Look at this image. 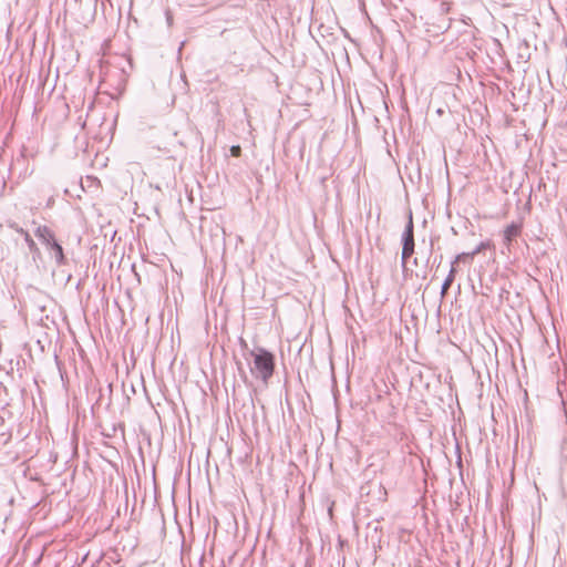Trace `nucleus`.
Listing matches in <instances>:
<instances>
[{"instance_id":"obj_6","label":"nucleus","mask_w":567,"mask_h":567,"mask_svg":"<svg viewBox=\"0 0 567 567\" xmlns=\"http://www.w3.org/2000/svg\"><path fill=\"white\" fill-rule=\"evenodd\" d=\"M10 227L13 228L17 233L23 235L24 241L27 243V245L31 251H38V247H37L35 243L33 241V239L31 238L29 233L24 231L22 228L18 227L16 224H11Z\"/></svg>"},{"instance_id":"obj_11","label":"nucleus","mask_w":567,"mask_h":567,"mask_svg":"<svg viewBox=\"0 0 567 567\" xmlns=\"http://www.w3.org/2000/svg\"><path fill=\"white\" fill-rule=\"evenodd\" d=\"M230 152H231L233 156H239L240 155V146H238V145L231 146Z\"/></svg>"},{"instance_id":"obj_7","label":"nucleus","mask_w":567,"mask_h":567,"mask_svg":"<svg viewBox=\"0 0 567 567\" xmlns=\"http://www.w3.org/2000/svg\"><path fill=\"white\" fill-rule=\"evenodd\" d=\"M454 280H452V278H445L443 285H442V288H441V296L442 297H445V295L447 293V290L450 289L451 285L453 284Z\"/></svg>"},{"instance_id":"obj_4","label":"nucleus","mask_w":567,"mask_h":567,"mask_svg":"<svg viewBox=\"0 0 567 567\" xmlns=\"http://www.w3.org/2000/svg\"><path fill=\"white\" fill-rule=\"evenodd\" d=\"M520 225L516 223H512L506 227L504 230V241L507 246L520 234Z\"/></svg>"},{"instance_id":"obj_10","label":"nucleus","mask_w":567,"mask_h":567,"mask_svg":"<svg viewBox=\"0 0 567 567\" xmlns=\"http://www.w3.org/2000/svg\"><path fill=\"white\" fill-rule=\"evenodd\" d=\"M455 265L456 264L452 261L451 269H450V272H449L446 278H452V280L455 279V275H456V267H455Z\"/></svg>"},{"instance_id":"obj_8","label":"nucleus","mask_w":567,"mask_h":567,"mask_svg":"<svg viewBox=\"0 0 567 567\" xmlns=\"http://www.w3.org/2000/svg\"><path fill=\"white\" fill-rule=\"evenodd\" d=\"M487 244L481 243L473 251L470 252L471 258H474L476 255H478L482 250L486 248Z\"/></svg>"},{"instance_id":"obj_3","label":"nucleus","mask_w":567,"mask_h":567,"mask_svg":"<svg viewBox=\"0 0 567 567\" xmlns=\"http://www.w3.org/2000/svg\"><path fill=\"white\" fill-rule=\"evenodd\" d=\"M35 236L47 246L49 247L51 244L55 241L54 234L47 226H39L35 230Z\"/></svg>"},{"instance_id":"obj_12","label":"nucleus","mask_w":567,"mask_h":567,"mask_svg":"<svg viewBox=\"0 0 567 567\" xmlns=\"http://www.w3.org/2000/svg\"><path fill=\"white\" fill-rule=\"evenodd\" d=\"M167 22H168V24L172 23V17L168 13H167Z\"/></svg>"},{"instance_id":"obj_2","label":"nucleus","mask_w":567,"mask_h":567,"mask_svg":"<svg viewBox=\"0 0 567 567\" xmlns=\"http://www.w3.org/2000/svg\"><path fill=\"white\" fill-rule=\"evenodd\" d=\"M402 243V260L403 262L414 254V226L412 220V213L409 212L408 223L401 237Z\"/></svg>"},{"instance_id":"obj_1","label":"nucleus","mask_w":567,"mask_h":567,"mask_svg":"<svg viewBox=\"0 0 567 567\" xmlns=\"http://www.w3.org/2000/svg\"><path fill=\"white\" fill-rule=\"evenodd\" d=\"M255 369L258 372V377L267 382L275 369V358L272 353L265 349H259L258 352H252Z\"/></svg>"},{"instance_id":"obj_9","label":"nucleus","mask_w":567,"mask_h":567,"mask_svg":"<svg viewBox=\"0 0 567 567\" xmlns=\"http://www.w3.org/2000/svg\"><path fill=\"white\" fill-rule=\"evenodd\" d=\"M466 258H471L470 252H462V254H458L454 258L453 262L457 264V262L464 261Z\"/></svg>"},{"instance_id":"obj_5","label":"nucleus","mask_w":567,"mask_h":567,"mask_svg":"<svg viewBox=\"0 0 567 567\" xmlns=\"http://www.w3.org/2000/svg\"><path fill=\"white\" fill-rule=\"evenodd\" d=\"M48 248L52 250V257L55 259L58 265H63L65 262L63 248L56 240Z\"/></svg>"}]
</instances>
